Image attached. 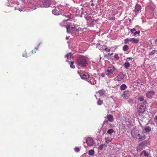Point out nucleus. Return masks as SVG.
Wrapping results in <instances>:
<instances>
[{
	"label": "nucleus",
	"mask_w": 157,
	"mask_h": 157,
	"mask_svg": "<svg viewBox=\"0 0 157 157\" xmlns=\"http://www.w3.org/2000/svg\"><path fill=\"white\" fill-rule=\"evenodd\" d=\"M79 75L81 78L84 80L87 79L89 78L88 74L85 72L81 71L79 73Z\"/></svg>",
	"instance_id": "39448f33"
},
{
	"label": "nucleus",
	"mask_w": 157,
	"mask_h": 157,
	"mask_svg": "<svg viewBox=\"0 0 157 157\" xmlns=\"http://www.w3.org/2000/svg\"><path fill=\"white\" fill-rule=\"evenodd\" d=\"M110 126H109L110 127H114L113 125H112L111 124H110Z\"/></svg>",
	"instance_id": "49530a36"
},
{
	"label": "nucleus",
	"mask_w": 157,
	"mask_h": 157,
	"mask_svg": "<svg viewBox=\"0 0 157 157\" xmlns=\"http://www.w3.org/2000/svg\"><path fill=\"white\" fill-rule=\"evenodd\" d=\"M155 119L157 121V116H156L155 117Z\"/></svg>",
	"instance_id": "09e8293b"
},
{
	"label": "nucleus",
	"mask_w": 157,
	"mask_h": 157,
	"mask_svg": "<svg viewBox=\"0 0 157 157\" xmlns=\"http://www.w3.org/2000/svg\"><path fill=\"white\" fill-rule=\"evenodd\" d=\"M52 13L55 15H59L61 13V11L58 7H56L52 10Z\"/></svg>",
	"instance_id": "6e6552de"
},
{
	"label": "nucleus",
	"mask_w": 157,
	"mask_h": 157,
	"mask_svg": "<svg viewBox=\"0 0 157 157\" xmlns=\"http://www.w3.org/2000/svg\"><path fill=\"white\" fill-rule=\"evenodd\" d=\"M124 157H132L130 156H125Z\"/></svg>",
	"instance_id": "8fccbe9b"
},
{
	"label": "nucleus",
	"mask_w": 157,
	"mask_h": 157,
	"mask_svg": "<svg viewBox=\"0 0 157 157\" xmlns=\"http://www.w3.org/2000/svg\"><path fill=\"white\" fill-rule=\"evenodd\" d=\"M105 73H102L101 74V76L103 77H104L105 76Z\"/></svg>",
	"instance_id": "ea45409f"
},
{
	"label": "nucleus",
	"mask_w": 157,
	"mask_h": 157,
	"mask_svg": "<svg viewBox=\"0 0 157 157\" xmlns=\"http://www.w3.org/2000/svg\"><path fill=\"white\" fill-rule=\"evenodd\" d=\"M104 46L106 47L104 49L105 51H106L107 52H109L110 51V48L108 49L106 45H104Z\"/></svg>",
	"instance_id": "7c9ffc66"
},
{
	"label": "nucleus",
	"mask_w": 157,
	"mask_h": 157,
	"mask_svg": "<svg viewBox=\"0 0 157 157\" xmlns=\"http://www.w3.org/2000/svg\"><path fill=\"white\" fill-rule=\"evenodd\" d=\"M103 101H101L100 99L99 100L97 101V104L98 105H101L103 104Z\"/></svg>",
	"instance_id": "c85d7f7f"
},
{
	"label": "nucleus",
	"mask_w": 157,
	"mask_h": 157,
	"mask_svg": "<svg viewBox=\"0 0 157 157\" xmlns=\"http://www.w3.org/2000/svg\"><path fill=\"white\" fill-rule=\"evenodd\" d=\"M72 54L71 53L67 54L66 55V56L67 58H71V57Z\"/></svg>",
	"instance_id": "2f4dec72"
},
{
	"label": "nucleus",
	"mask_w": 157,
	"mask_h": 157,
	"mask_svg": "<svg viewBox=\"0 0 157 157\" xmlns=\"http://www.w3.org/2000/svg\"><path fill=\"white\" fill-rule=\"evenodd\" d=\"M36 9V7H35V8H34V10H35Z\"/></svg>",
	"instance_id": "864d4df0"
},
{
	"label": "nucleus",
	"mask_w": 157,
	"mask_h": 157,
	"mask_svg": "<svg viewBox=\"0 0 157 157\" xmlns=\"http://www.w3.org/2000/svg\"><path fill=\"white\" fill-rule=\"evenodd\" d=\"M115 70L116 69L113 66L109 67L107 68V70L105 71L106 75H109L112 74Z\"/></svg>",
	"instance_id": "20e7f679"
},
{
	"label": "nucleus",
	"mask_w": 157,
	"mask_h": 157,
	"mask_svg": "<svg viewBox=\"0 0 157 157\" xmlns=\"http://www.w3.org/2000/svg\"><path fill=\"white\" fill-rule=\"evenodd\" d=\"M124 64L125 68L126 69H128L130 65V64L128 62H125Z\"/></svg>",
	"instance_id": "6ab92c4d"
},
{
	"label": "nucleus",
	"mask_w": 157,
	"mask_h": 157,
	"mask_svg": "<svg viewBox=\"0 0 157 157\" xmlns=\"http://www.w3.org/2000/svg\"><path fill=\"white\" fill-rule=\"evenodd\" d=\"M106 117L110 122H113L114 120L113 117L111 114L107 115Z\"/></svg>",
	"instance_id": "9d476101"
},
{
	"label": "nucleus",
	"mask_w": 157,
	"mask_h": 157,
	"mask_svg": "<svg viewBox=\"0 0 157 157\" xmlns=\"http://www.w3.org/2000/svg\"><path fill=\"white\" fill-rule=\"evenodd\" d=\"M105 92V91H104V90H100L98 91V93L100 95V96H101L103 95Z\"/></svg>",
	"instance_id": "5701e85b"
},
{
	"label": "nucleus",
	"mask_w": 157,
	"mask_h": 157,
	"mask_svg": "<svg viewBox=\"0 0 157 157\" xmlns=\"http://www.w3.org/2000/svg\"><path fill=\"white\" fill-rule=\"evenodd\" d=\"M124 75L122 72H120L115 78L116 80L118 81H121L124 78Z\"/></svg>",
	"instance_id": "0eeeda50"
},
{
	"label": "nucleus",
	"mask_w": 157,
	"mask_h": 157,
	"mask_svg": "<svg viewBox=\"0 0 157 157\" xmlns=\"http://www.w3.org/2000/svg\"><path fill=\"white\" fill-rule=\"evenodd\" d=\"M128 49H129V47L127 45H124V46H123V50L124 52L126 51L127 50H128Z\"/></svg>",
	"instance_id": "4be33fe9"
},
{
	"label": "nucleus",
	"mask_w": 157,
	"mask_h": 157,
	"mask_svg": "<svg viewBox=\"0 0 157 157\" xmlns=\"http://www.w3.org/2000/svg\"><path fill=\"white\" fill-rule=\"evenodd\" d=\"M115 59L116 60H118L119 59V56L117 54H115L114 56Z\"/></svg>",
	"instance_id": "72a5a7b5"
},
{
	"label": "nucleus",
	"mask_w": 157,
	"mask_h": 157,
	"mask_svg": "<svg viewBox=\"0 0 157 157\" xmlns=\"http://www.w3.org/2000/svg\"><path fill=\"white\" fill-rule=\"evenodd\" d=\"M108 123V121H104V124H107Z\"/></svg>",
	"instance_id": "a19ab883"
},
{
	"label": "nucleus",
	"mask_w": 157,
	"mask_h": 157,
	"mask_svg": "<svg viewBox=\"0 0 157 157\" xmlns=\"http://www.w3.org/2000/svg\"><path fill=\"white\" fill-rule=\"evenodd\" d=\"M115 19V18L114 17H112L111 18H110V19H112L113 20H114Z\"/></svg>",
	"instance_id": "79ce46f5"
},
{
	"label": "nucleus",
	"mask_w": 157,
	"mask_h": 157,
	"mask_svg": "<svg viewBox=\"0 0 157 157\" xmlns=\"http://www.w3.org/2000/svg\"><path fill=\"white\" fill-rule=\"evenodd\" d=\"M131 134L132 137L136 139L142 140L143 138L141 137L139 131L136 129H133L131 132Z\"/></svg>",
	"instance_id": "7ed1b4c3"
},
{
	"label": "nucleus",
	"mask_w": 157,
	"mask_h": 157,
	"mask_svg": "<svg viewBox=\"0 0 157 157\" xmlns=\"http://www.w3.org/2000/svg\"><path fill=\"white\" fill-rule=\"evenodd\" d=\"M44 7L47 6L49 3V0H42Z\"/></svg>",
	"instance_id": "2eb2a0df"
},
{
	"label": "nucleus",
	"mask_w": 157,
	"mask_h": 157,
	"mask_svg": "<svg viewBox=\"0 0 157 157\" xmlns=\"http://www.w3.org/2000/svg\"><path fill=\"white\" fill-rule=\"evenodd\" d=\"M68 20V19H67L66 20V21H67Z\"/></svg>",
	"instance_id": "6e6d98bb"
},
{
	"label": "nucleus",
	"mask_w": 157,
	"mask_h": 157,
	"mask_svg": "<svg viewBox=\"0 0 157 157\" xmlns=\"http://www.w3.org/2000/svg\"><path fill=\"white\" fill-rule=\"evenodd\" d=\"M147 103L146 101H144L142 103H139L137 105V111L139 113H143L144 112L146 109L145 104Z\"/></svg>",
	"instance_id": "f03ea898"
},
{
	"label": "nucleus",
	"mask_w": 157,
	"mask_h": 157,
	"mask_svg": "<svg viewBox=\"0 0 157 157\" xmlns=\"http://www.w3.org/2000/svg\"><path fill=\"white\" fill-rule=\"evenodd\" d=\"M35 49H36V50H38V47H37V48H35Z\"/></svg>",
	"instance_id": "603ef678"
},
{
	"label": "nucleus",
	"mask_w": 157,
	"mask_h": 157,
	"mask_svg": "<svg viewBox=\"0 0 157 157\" xmlns=\"http://www.w3.org/2000/svg\"><path fill=\"white\" fill-rule=\"evenodd\" d=\"M114 132V131L113 129H109L107 131V133L110 134H112Z\"/></svg>",
	"instance_id": "393cba45"
},
{
	"label": "nucleus",
	"mask_w": 157,
	"mask_h": 157,
	"mask_svg": "<svg viewBox=\"0 0 157 157\" xmlns=\"http://www.w3.org/2000/svg\"><path fill=\"white\" fill-rule=\"evenodd\" d=\"M76 63L78 66L85 67L87 64V59L83 56H80L77 58Z\"/></svg>",
	"instance_id": "f257e3e1"
},
{
	"label": "nucleus",
	"mask_w": 157,
	"mask_h": 157,
	"mask_svg": "<svg viewBox=\"0 0 157 157\" xmlns=\"http://www.w3.org/2000/svg\"><path fill=\"white\" fill-rule=\"evenodd\" d=\"M91 84H95L96 83V82L95 78L93 77H90V80L88 81Z\"/></svg>",
	"instance_id": "4468645a"
},
{
	"label": "nucleus",
	"mask_w": 157,
	"mask_h": 157,
	"mask_svg": "<svg viewBox=\"0 0 157 157\" xmlns=\"http://www.w3.org/2000/svg\"><path fill=\"white\" fill-rule=\"evenodd\" d=\"M141 6L138 4H136L135 6V11L136 13H138L141 10Z\"/></svg>",
	"instance_id": "f8f14e48"
},
{
	"label": "nucleus",
	"mask_w": 157,
	"mask_h": 157,
	"mask_svg": "<svg viewBox=\"0 0 157 157\" xmlns=\"http://www.w3.org/2000/svg\"><path fill=\"white\" fill-rule=\"evenodd\" d=\"M127 59L129 60H132V57H127Z\"/></svg>",
	"instance_id": "c03bdc74"
},
{
	"label": "nucleus",
	"mask_w": 157,
	"mask_h": 157,
	"mask_svg": "<svg viewBox=\"0 0 157 157\" xmlns=\"http://www.w3.org/2000/svg\"><path fill=\"white\" fill-rule=\"evenodd\" d=\"M154 94V93L153 91H150L147 92L146 94L147 97L148 98H151Z\"/></svg>",
	"instance_id": "ddd939ff"
},
{
	"label": "nucleus",
	"mask_w": 157,
	"mask_h": 157,
	"mask_svg": "<svg viewBox=\"0 0 157 157\" xmlns=\"http://www.w3.org/2000/svg\"><path fill=\"white\" fill-rule=\"evenodd\" d=\"M91 6L93 7L94 6V3H92L91 4Z\"/></svg>",
	"instance_id": "de8ad7c7"
},
{
	"label": "nucleus",
	"mask_w": 157,
	"mask_h": 157,
	"mask_svg": "<svg viewBox=\"0 0 157 157\" xmlns=\"http://www.w3.org/2000/svg\"><path fill=\"white\" fill-rule=\"evenodd\" d=\"M112 140V138L110 137H106L105 138V142L106 143H109Z\"/></svg>",
	"instance_id": "412c9836"
},
{
	"label": "nucleus",
	"mask_w": 157,
	"mask_h": 157,
	"mask_svg": "<svg viewBox=\"0 0 157 157\" xmlns=\"http://www.w3.org/2000/svg\"><path fill=\"white\" fill-rule=\"evenodd\" d=\"M139 40L134 38H131L130 39L129 41L133 43H137L139 42Z\"/></svg>",
	"instance_id": "f3484780"
},
{
	"label": "nucleus",
	"mask_w": 157,
	"mask_h": 157,
	"mask_svg": "<svg viewBox=\"0 0 157 157\" xmlns=\"http://www.w3.org/2000/svg\"><path fill=\"white\" fill-rule=\"evenodd\" d=\"M140 31L139 30L138 31L135 32L133 34H134V36H135V35H136V34H140Z\"/></svg>",
	"instance_id": "e433bc0d"
},
{
	"label": "nucleus",
	"mask_w": 157,
	"mask_h": 157,
	"mask_svg": "<svg viewBox=\"0 0 157 157\" xmlns=\"http://www.w3.org/2000/svg\"><path fill=\"white\" fill-rule=\"evenodd\" d=\"M97 47L100 49L101 48V45L100 44L98 43L97 44Z\"/></svg>",
	"instance_id": "4c0bfd02"
},
{
	"label": "nucleus",
	"mask_w": 157,
	"mask_h": 157,
	"mask_svg": "<svg viewBox=\"0 0 157 157\" xmlns=\"http://www.w3.org/2000/svg\"><path fill=\"white\" fill-rule=\"evenodd\" d=\"M74 62H70V66L71 68H75V66L74 65Z\"/></svg>",
	"instance_id": "cd10ccee"
},
{
	"label": "nucleus",
	"mask_w": 157,
	"mask_h": 157,
	"mask_svg": "<svg viewBox=\"0 0 157 157\" xmlns=\"http://www.w3.org/2000/svg\"><path fill=\"white\" fill-rule=\"evenodd\" d=\"M31 52H32V53H36V51H35V52H34V50H32L31 51Z\"/></svg>",
	"instance_id": "a18cd8bd"
},
{
	"label": "nucleus",
	"mask_w": 157,
	"mask_h": 157,
	"mask_svg": "<svg viewBox=\"0 0 157 157\" xmlns=\"http://www.w3.org/2000/svg\"><path fill=\"white\" fill-rule=\"evenodd\" d=\"M24 57H27V54L25 53L24 55H23Z\"/></svg>",
	"instance_id": "37998d69"
},
{
	"label": "nucleus",
	"mask_w": 157,
	"mask_h": 157,
	"mask_svg": "<svg viewBox=\"0 0 157 157\" xmlns=\"http://www.w3.org/2000/svg\"><path fill=\"white\" fill-rule=\"evenodd\" d=\"M91 2H92V0L91 1Z\"/></svg>",
	"instance_id": "4d7b16f0"
},
{
	"label": "nucleus",
	"mask_w": 157,
	"mask_h": 157,
	"mask_svg": "<svg viewBox=\"0 0 157 157\" xmlns=\"http://www.w3.org/2000/svg\"><path fill=\"white\" fill-rule=\"evenodd\" d=\"M155 157H157V155H156L155 156Z\"/></svg>",
	"instance_id": "5fc2aeb1"
},
{
	"label": "nucleus",
	"mask_w": 157,
	"mask_h": 157,
	"mask_svg": "<svg viewBox=\"0 0 157 157\" xmlns=\"http://www.w3.org/2000/svg\"><path fill=\"white\" fill-rule=\"evenodd\" d=\"M138 99L140 101H143L144 99V97L143 96H140L138 98Z\"/></svg>",
	"instance_id": "bb28decb"
},
{
	"label": "nucleus",
	"mask_w": 157,
	"mask_h": 157,
	"mask_svg": "<svg viewBox=\"0 0 157 157\" xmlns=\"http://www.w3.org/2000/svg\"><path fill=\"white\" fill-rule=\"evenodd\" d=\"M43 4V2H42V0H39L37 1V2L36 6L41 7H44V5Z\"/></svg>",
	"instance_id": "1a4fd4ad"
},
{
	"label": "nucleus",
	"mask_w": 157,
	"mask_h": 157,
	"mask_svg": "<svg viewBox=\"0 0 157 157\" xmlns=\"http://www.w3.org/2000/svg\"><path fill=\"white\" fill-rule=\"evenodd\" d=\"M66 29L67 32V33H69V30L75 29V27H73L72 26H71V25L70 24H68L66 26Z\"/></svg>",
	"instance_id": "9b49d317"
},
{
	"label": "nucleus",
	"mask_w": 157,
	"mask_h": 157,
	"mask_svg": "<svg viewBox=\"0 0 157 157\" xmlns=\"http://www.w3.org/2000/svg\"><path fill=\"white\" fill-rule=\"evenodd\" d=\"M105 144H101L100 145L99 148L100 150H102L103 149L104 146Z\"/></svg>",
	"instance_id": "473e14b6"
},
{
	"label": "nucleus",
	"mask_w": 157,
	"mask_h": 157,
	"mask_svg": "<svg viewBox=\"0 0 157 157\" xmlns=\"http://www.w3.org/2000/svg\"><path fill=\"white\" fill-rule=\"evenodd\" d=\"M87 144L89 146H91L93 145L94 144V141L93 138L89 137L87 138L86 140Z\"/></svg>",
	"instance_id": "423d86ee"
},
{
	"label": "nucleus",
	"mask_w": 157,
	"mask_h": 157,
	"mask_svg": "<svg viewBox=\"0 0 157 157\" xmlns=\"http://www.w3.org/2000/svg\"><path fill=\"white\" fill-rule=\"evenodd\" d=\"M129 40H130V39H129L128 38H127V39H125L124 40V43L125 44L128 43V42L129 41Z\"/></svg>",
	"instance_id": "f704fd0d"
},
{
	"label": "nucleus",
	"mask_w": 157,
	"mask_h": 157,
	"mask_svg": "<svg viewBox=\"0 0 157 157\" xmlns=\"http://www.w3.org/2000/svg\"><path fill=\"white\" fill-rule=\"evenodd\" d=\"M75 151L76 152H78L79 151V148L78 147H75L74 148Z\"/></svg>",
	"instance_id": "c9c22d12"
},
{
	"label": "nucleus",
	"mask_w": 157,
	"mask_h": 157,
	"mask_svg": "<svg viewBox=\"0 0 157 157\" xmlns=\"http://www.w3.org/2000/svg\"><path fill=\"white\" fill-rule=\"evenodd\" d=\"M127 88V86L125 84H123L121 85L120 86V89L122 90H125Z\"/></svg>",
	"instance_id": "a211bd4d"
},
{
	"label": "nucleus",
	"mask_w": 157,
	"mask_h": 157,
	"mask_svg": "<svg viewBox=\"0 0 157 157\" xmlns=\"http://www.w3.org/2000/svg\"><path fill=\"white\" fill-rule=\"evenodd\" d=\"M144 130L146 132H149L151 131V128L149 126H148L145 128Z\"/></svg>",
	"instance_id": "aec40b11"
},
{
	"label": "nucleus",
	"mask_w": 157,
	"mask_h": 157,
	"mask_svg": "<svg viewBox=\"0 0 157 157\" xmlns=\"http://www.w3.org/2000/svg\"><path fill=\"white\" fill-rule=\"evenodd\" d=\"M156 52V51L155 50H153L150 52L149 55H152L154 54Z\"/></svg>",
	"instance_id": "c756f323"
},
{
	"label": "nucleus",
	"mask_w": 157,
	"mask_h": 157,
	"mask_svg": "<svg viewBox=\"0 0 157 157\" xmlns=\"http://www.w3.org/2000/svg\"><path fill=\"white\" fill-rule=\"evenodd\" d=\"M131 100V101H132V100Z\"/></svg>",
	"instance_id": "13d9d810"
},
{
	"label": "nucleus",
	"mask_w": 157,
	"mask_h": 157,
	"mask_svg": "<svg viewBox=\"0 0 157 157\" xmlns=\"http://www.w3.org/2000/svg\"><path fill=\"white\" fill-rule=\"evenodd\" d=\"M126 91H124V92L122 94L121 96L122 97H123V98H128V96H127L126 94Z\"/></svg>",
	"instance_id": "a878e982"
},
{
	"label": "nucleus",
	"mask_w": 157,
	"mask_h": 157,
	"mask_svg": "<svg viewBox=\"0 0 157 157\" xmlns=\"http://www.w3.org/2000/svg\"><path fill=\"white\" fill-rule=\"evenodd\" d=\"M143 154L144 156L145 157H148L149 155V154L146 151H143L140 154V155H141Z\"/></svg>",
	"instance_id": "dca6fc26"
},
{
	"label": "nucleus",
	"mask_w": 157,
	"mask_h": 157,
	"mask_svg": "<svg viewBox=\"0 0 157 157\" xmlns=\"http://www.w3.org/2000/svg\"><path fill=\"white\" fill-rule=\"evenodd\" d=\"M146 141H144L143 142V143L144 144H145L146 143Z\"/></svg>",
	"instance_id": "3c124183"
},
{
	"label": "nucleus",
	"mask_w": 157,
	"mask_h": 157,
	"mask_svg": "<svg viewBox=\"0 0 157 157\" xmlns=\"http://www.w3.org/2000/svg\"><path fill=\"white\" fill-rule=\"evenodd\" d=\"M136 30V29L135 28H133L132 29H131V30H130V31L132 33H134V31H135Z\"/></svg>",
	"instance_id": "58836bf2"
},
{
	"label": "nucleus",
	"mask_w": 157,
	"mask_h": 157,
	"mask_svg": "<svg viewBox=\"0 0 157 157\" xmlns=\"http://www.w3.org/2000/svg\"><path fill=\"white\" fill-rule=\"evenodd\" d=\"M94 154V151L93 150H90L89 151V154L90 155H93Z\"/></svg>",
	"instance_id": "b1692460"
}]
</instances>
